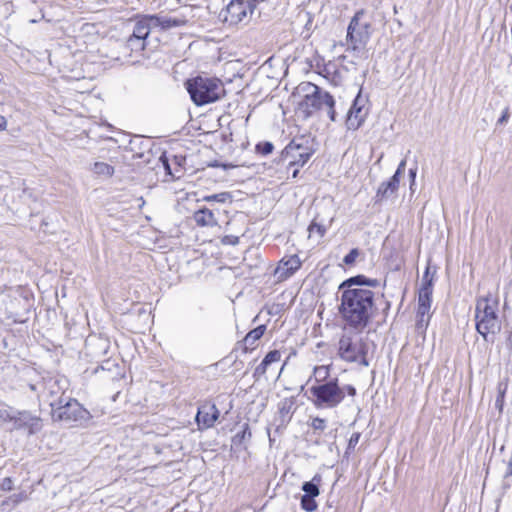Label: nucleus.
I'll use <instances>...</instances> for the list:
<instances>
[{
  "mask_svg": "<svg viewBox=\"0 0 512 512\" xmlns=\"http://www.w3.org/2000/svg\"><path fill=\"white\" fill-rule=\"evenodd\" d=\"M379 285L376 279L357 275L343 281L339 286V306L343 320L355 329H363L374 313V292L371 288Z\"/></svg>",
  "mask_w": 512,
  "mask_h": 512,
  "instance_id": "f257e3e1",
  "label": "nucleus"
},
{
  "mask_svg": "<svg viewBox=\"0 0 512 512\" xmlns=\"http://www.w3.org/2000/svg\"><path fill=\"white\" fill-rule=\"evenodd\" d=\"M297 113L307 118L317 110H325L332 121H335L333 97L311 82L300 83L293 95Z\"/></svg>",
  "mask_w": 512,
  "mask_h": 512,
  "instance_id": "f03ea898",
  "label": "nucleus"
},
{
  "mask_svg": "<svg viewBox=\"0 0 512 512\" xmlns=\"http://www.w3.org/2000/svg\"><path fill=\"white\" fill-rule=\"evenodd\" d=\"M498 299L491 294L481 297L476 303V329L485 338L490 333L500 329L497 315Z\"/></svg>",
  "mask_w": 512,
  "mask_h": 512,
  "instance_id": "7ed1b4c3",
  "label": "nucleus"
},
{
  "mask_svg": "<svg viewBox=\"0 0 512 512\" xmlns=\"http://www.w3.org/2000/svg\"><path fill=\"white\" fill-rule=\"evenodd\" d=\"M186 87L191 99L198 106L218 100L223 93L220 81L204 77L188 80Z\"/></svg>",
  "mask_w": 512,
  "mask_h": 512,
  "instance_id": "20e7f679",
  "label": "nucleus"
},
{
  "mask_svg": "<svg viewBox=\"0 0 512 512\" xmlns=\"http://www.w3.org/2000/svg\"><path fill=\"white\" fill-rule=\"evenodd\" d=\"M367 351V344L357 333H345L339 340L338 355L344 361L367 366Z\"/></svg>",
  "mask_w": 512,
  "mask_h": 512,
  "instance_id": "39448f33",
  "label": "nucleus"
},
{
  "mask_svg": "<svg viewBox=\"0 0 512 512\" xmlns=\"http://www.w3.org/2000/svg\"><path fill=\"white\" fill-rule=\"evenodd\" d=\"M53 408V417L67 422H86L92 416L78 401L69 399L64 401L62 396L57 401L50 402Z\"/></svg>",
  "mask_w": 512,
  "mask_h": 512,
  "instance_id": "423d86ee",
  "label": "nucleus"
},
{
  "mask_svg": "<svg viewBox=\"0 0 512 512\" xmlns=\"http://www.w3.org/2000/svg\"><path fill=\"white\" fill-rule=\"evenodd\" d=\"M364 13L357 12L351 19L347 30L349 48L355 52H363L371 36V24L363 20Z\"/></svg>",
  "mask_w": 512,
  "mask_h": 512,
  "instance_id": "0eeeda50",
  "label": "nucleus"
},
{
  "mask_svg": "<svg viewBox=\"0 0 512 512\" xmlns=\"http://www.w3.org/2000/svg\"><path fill=\"white\" fill-rule=\"evenodd\" d=\"M310 393L313 403L320 408L335 407L344 399V390L338 386L337 379L313 385Z\"/></svg>",
  "mask_w": 512,
  "mask_h": 512,
  "instance_id": "6e6552de",
  "label": "nucleus"
},
{
  "mask_svg": "<svg viewBox=\"0 0 512 512\" xmlns=\"http://www.w3.org/2000/svg\"><path fill=\"white\" fill-rule=\"evenodd\" d=\"M432 282L433 275L430 274V268L427 267L418 292L417 327L420 330H425L429 323L433 291Z\"/></svg>",
  "mask_w": 512,
  "mask_h": 512,
  "instance_id": "1a4fd4ad",
  "label": "nucleus"
},
{
  "mask_svg": "<svg viewBox=\"0 0 512 512\" xmlns=\"http://www.w3.org/2000/svg\"><path fill=\"white\" fill-rule=\"evenodd\" d=\"M255 5L250 1L232 0L222 11L221 17L228 26H237L249 22Z\"/></svg>",
  "mask_w": 512,
  "mask_h": 512,
  "instance_id": "9d476101",
  "label": "nucleus"
},
{
  "mask_svg": "<svg viewBox=\"0 0 512 512\" xmlns=\"http://www.w3.org/2000/svg\"><path fill=\"white\" fill-rule=\"evenodd\" d=\"M192 12L193 8L185 7L180 15H154L150 16V20L153 22L154 28L160 27L161 29H170L173 27L183 26L188 23L189 19L194 17Z\"/></svg>",
  "mask_w": 512,
  "mask_h": 512,
  "instance_id": "9b49d317",
  "label": "nucleus"
},
{
  "mask_svg": "<svg viewBox=\"0 0 512 512\" xmlns=\"http://www.w3.org/2000/svg\"><path fill=\"white\" fill-rule=\"evenodd\" d=\"M321 481V475L316 474L311 481L303 483L302 491L304 495L301 498V507L303 510L313 512L317 509L315 498L320 494L319 485Z\"/></svg>",
  "mask_w": 512,
  "mask_h": 512,
  "instance_id": "f8f14e48",
  "label": "nucleus"
},
{
  "mask_svg": "<svg viewBox=\"0 0 512 512\" xmlns=\"http://www.w3.org/2000/svg\"><path fill=\"white\" fill-rule=\"evenodd\" d=\"M152 28H154V25L150 16L137 20L132 35L128 39L129 46L132 49H144V40L148 37Z\"/></svg>",
  "mask_w": 512,
  "mask_h": 512,
  "instance_id": "ddd939ff",
  "label": "nucleus"
},
{
  "mask_svg": "<svg viewBox=\"0 0 512 512\" xmlns=\"http://www.w3.org/2000/svg\"><path fill=\"white\" fill-rule=\"evenodd\" d=\"M368 114L366 99L358 95L348 111L346 125L350 130H357L365 121Z\"/></svg>",
  "mask_w": 512,
  "mask_h": 512,
  "instance_id": "4468645a",
  "label": "nucleus"
},
{
  "mask_svg": "<svg viewBox=\"0 0 512 512\" xmlns=\"http://www.w3.org/2000/svg\"><path fill=\"white\" fill-rule=\"evenodd\" d=\"M313 151L310 147L291 142L285 148V157L290 159V164L303 166L311 157Z\"/></svg>",
  "mask_w": 512,
  "mask_h": 512,
  "instance_id": "2eb2a0df",
  "label": "nucleus"
},
{
  "mask_svg": "<svg viewBox=\"0 0 512 512\" xmlns=\"http://www.w3.org/2000/svg\"><path fill=\"white\" fill-rule=\"evenodd\" d=\"M301 265L302 262L297 255L287 256L280 260L274 274L278 280L284 281L291 277Z\"/></svg>",
  "mask_w": 512,
  "mask_h": 512,
  "instance_id": "dca6fc26",
  "label": "nucleus"
},
{
  "mask_svg": "<svg viewBox=\"0 0 512 512\" xmlns=\"http://www.w3.org/2000/svg\"><path fill=\"white\" fill-rule=\"evenodd\" d=\"M0 420L2 421H14L16 428L23 426H29L31 429H39V418L33 417L27 412H19L17 415H11L6 410H0ZM33 432V430H31Z\"/></svg>",
  "mask_w": 512,
  "mask_h": 512,
  "instance_id": "f3484780",
  "label": "nucleus"
},
{
  "mask_svg": "<svg viewBox=\"0 0 512 512\" xmlns=\"http://www.w3.org/2000/svg\"><path fill=\"white\" fill-rule=\"evenodd\" d=\"M219 416V410L214 404L202 405L196 415L199 427L207 429L214 425Z\"/></svg>",
  "mask_w": 512,
  "mask_h": 512,
  "instance_id": "a211bd4d",
  "label": "nucleus"
},
{
  "mask_svg": "<svg viewBox=\"0 0 512 512\" xmlns=\"http://www.w3.org/2000/svg\"><path fill=\"white\" fill-rule=\"evenodd\" d=\"M91 172L97 177L101 179H109L114 175L115 169L112 165L102 162L96 161L91 165Z\"/></svg>",
  "mask_w": 512,
  "mask_h": 512,
  "instance_id": "6ab92c4d",
  "label": "nucleus"
},
{
  "mask_svg": "<svg viewBox=\"0 0 512 512\" xmlns=\"http://www.w3.org/2000/svg\"><path fill=\"white\" fill-rule=\"evenodd\" d=\"M193 218L197 225L203 227L216 226L218 224L213 212L206 208L196 211Z\"/></svg>",
  "mask_w": 512,
  "mask_h": 512,
  "instance_id": "aec40b11",
  "label": "nucleus"
},
{
  "mask_svg": "<svg viewBox=\"0 0 512 512\" xmlns=\"http://www.w3.org/2000/svg\"><path fill=\"white\" fill-rule=\"evenodd\" d=\"M399 182H400L399 177H397V175H393L389 181L383 182L379 186L377 195L381 196L382 198L389 197L398 189Z\"/></svg>",
  "mask_w": 512,
  "mask_h": 512,
  "instance_id": "412c9836",
  "label": "nucleus"
},
{
  "mask_svg": "<svg viewBox=\"0 0 512 512\" xmlns=\"http://www.w3.org/2000/svg\"><path fill=\"white\" fill-rule=\"evenodd\" d=\"M281 359V353L278 350L270 351L261 364L256 368V373L258 374H265L268 366L272 363H277Z\"/></svg>",
  "mask_w": 512,
  "mask_h": 512,
  "instance_id": "4be33fe9",
  "label": "nucleus"
},
{
  "mask_svg": "<svg viewBox=\"0 0 512 512\" xmlns=\"http://www.w3.org/2000/svg\"><path fill=\"white\" fill-rule=\"evenodd\" d=\"M330 375V366L329 365H320L314 367L313 377L315 381L319 384L326 381Z\"/></svg>",
  "mask_w": 512,
  "mask_h": 512,
  "instance_id": "5701e85b",
  "label": "nucleus"
},
{
  "mask_svg": "<svg viewBox=\"0 0 512 512\" xmlns=\"http://www.w3.org/2000/svg\"><path fill=\"white\" fill-rule=\"evenodd\" d=\"M265 332V326L261 325L257 328L250 331L245 337V343L248 345H253L257 340H259Z\"/></svg>",
  "mask_w": 512,
  "mask_h": 512,
  "instance_id": "b1692460",
  "label": "nucleus"
},
{
  "mask_svg": "<svg viewBox=\"0 0 512 512\" xmlns=\"http://www.w3.org/2000/svg\"><path fill=\"white\" fill-rule=\"evenodd\" d=\"M229 199H230V194L227 192H222L219 194H212V195L205 196L203 198V200L206 202H220V203H224Z\"/></svg>",
  "mask_w": 512,
  "mask_h": 512,
  "instance_id": "393cba45",
  "label": "nucleus"
},
{
  "mask_svg": "<svg viewBox=\"0 0 512 512\" xmlns=\"http://www.w3.org/2000/svg\"><path fill=\"white\" fill-rule=\"evenodd\" d=\"M308 231H309V235L311 236L313 233H317L319 237H323L324 234H325V228L320 225V224H317L315 222H312L308 228Z\"/></svg>",
  "mask_w": 512,
  "mask_h": 512,
  "instance_id": "a878e982",
  "label": "nucleus"
},
{
  "mask_svg": "<svg viewBox=\"0 0 512 512\" xmlns=\"http://www.w3.org/2000/svg\"><path fill=\"white\" fill-rule=\"evenodd\" d=\"M359 256V250L358 249H352L343 259V262L346 265H352L355 263L356 259Z\"/></svg>",
  "mask_w": 512,
  "mask_h": 512,
  "instance_id": "bb28decb",
  "label": "nucleus"
},
{
  "mask_svg": "<svg viewBox=\"0 0 512 512\" xmlns=\"http://www.w3.org/2000/svg\"><path fill=\"white\" fill-rule=\"evenodd\" d=\"M359 440H360V433H357V432L353 433L348 442L347 452L349 450H353L356 447V445L358 444Z\"/></svg>",
  "mask_w": 512,
  "mask_h": 512,
  "instance_id": "cd10ccee",
  "label": "nucleus"
},
{
  "mask_svg": "<svg viewBox=\"0 0 512 512\" xmlns=\"http://www.w3.org/2000/svg\"><path fill=\"white\" fill-rule=\"evenodd\" d=\"M257 149L264 155L270 154L273 150V145L269 142L259 144Z\"/></svg>",
  "mask_w": 512,
  "mask_h": 512,
  "instance_id": "c85d7f7f",
  "label": "nucleus"
},
{
  "mask_svg": "<svg viewBox=\"0 0 512 512\" xmlns=\"http://www.w3.org/2000/svg\"><path fill=\"white\" fill-rule=\"evenodd\" d=\"M12 487H13V481H12V479H11V478L7 477V478H4V479L2 480L1 488H2L3 490L9 491V490H11V489H12Z\"/></svg>",
  "mask_w": 512,
  "mask_h": 512,
  "instance_id": "c756f323",
  "label": "nucleus"
},
{
  "mask_svg": "<svg viewBox=\"0 0 512 512\" xmlns=\"http://www.w3.org/2000/svg\"><path fill=\"white\" fill-rule=\"evenodd\" d=\"M507 388H508L507 383H504V382L499 383L498 387H497V392H498L497 396L505 398V394H506Z\"/></svg>",
  "mask_w": 512,
  "mask_h": 512,
  "instance_id": "7c9ffc66",
  "label": "nucleus"
},
{
  "mask_svg": "<svg viewBox=\"0 0 512 512\" xmlns=\"http://www.w3.org/2000/svg\"><path fill=\"white\" fill-rule=\"evenodd\" d=\"M312 426L315 429H324L325 428V421L320 418H315L312 422Z\"/></svg>",
  "mask_w": 512,
  "mask_h": 512,
  "instance_id": "2f4dec72",
  "label": "nucleus"
},
{
  "mask_svg": "<svg viewBox=\"0 0 512 512\" xmlns=\"http://www.w3.org/2000/svg\"><path fill=\"white\" fill-rule=\"evenodd\" d=\"M495 406L496 408L498 409V411L501 413L503 411V408H504V397H496V400H495Z\"/></svg>",
  "mask_w": 512,
  "mask_h": 512,
  "instance_id": "473e14b6",
  "label": "nucleus"
},
{
  "mask_svg": "<svg viewBox=\"0 0 512 512\" xmlns=\"http://www.w3.org/2000/svg\"><path fill=\"white\" fill-rule=\"evenodd\" d=\"M405 165H406V161H405V160H402V161L400 162V164L398 165V168H397V170H396V172H395V174H394V175H397V177H399V178H400V176L404 173Z\"/></svg>",
  "mask_w": 512,
  "mask_h": 512,
  "instance_id": "72a5a7b5",
  "label": "nucleus"
},
{
  "mask_svg": "<svg viewBox=\"0 0 512 512\" xmlns=\"http://www.w3.org/2000/svg\"><path fill=\"white\" fill-rule=\"evenodd\" d=\"M508 119H509V112H508V109H505L503 111L502 116L498 119V124H504L508 121Z\"/></svg>",
  "mask_w": 512,
  "mask_h": 512,
  "instance_id": "f704fd0d",
  "label": "nucleus"
},
{
  "mask_svg": "<svg viewBox=\"0 0 512 512\" xmlns=\"http://www.w3.org/2000/svg\"><path fill=\"white\" fill-rule=\"evenodd\" d=\"M59 382L60 381H58V380H55V381L51 382L50 387H49L51 395H56L58 393V391H56V389H54V387L60 388L59 387Z\"/></svg>",
  "mask_w": 512,
  "mask_h": 512,
  "instance_id": "c9c22d12",
  "label": "nucleus"
},
{
  "mask_svg": "<svg viewBox=\"0 0 512 512\" xmlns=\"http://www.w3.org/2000/svg\"><path fill=\"white\" fill-rule=\"evenodd\" d=\"M409 176H410V181H411L410 188L412 189V187H413V186H414V184H415V179H416V169H410V171H409Z\"/></svg>",
  "mask_w": 512,
  "mask_h": 512,
  "instance_id": "e433bc0d",
  "label": "nucleus"
},
{
  "mask_svg": "<svg viewBox=\"0 0 512 512\" xmlns=\"http://www.w3.org/2000/svg\"><path fill=\"white\" fill-rule=\"evenodd\" d=\"M7 127V120L4 116L0 115V130H5Z\"/></svg>",
  "mask_w": 512,
  "mask_h": 512,
  "instance_id": "4c0bfd02",
  "label": "nucleus"
},
{
  "mask_svg": "<svg viewBox=\"0 0 512 512\" xmlns=\"http://www.w3.org/2000/svg\"><path fill=\"white\" fill-rule=\"evenodd\" d=\"M345 391H347V393L351 396H354L356 391H355V388L352 387V386H346L345 388H342Z\"/></svg>",
  "mask_w": 512,
  "mask_h": 512,
  "instance_id": "58836bf2",
  "label": "nucleus"
},
{
  "mask_svg": "<svg viewBox=\"0 0 512 512\" xmlns=\"http://www.w3.org/2000/svg\"><path fill=\"white\" fill-rule=\"evenodd\" d=\"M163 165L165 166V169L167 170L168 174L174 176V174L170 171L169 164L166 160H163Z\"/></svg>",
  "mask_w": 512,
  "mask_h": 512,
  "instance_id": "ea45409f",
  "label": "nucleus"
},
{
  "mask_svg": "<svg viewBox=\"0 0 512 512\" xmlns=\"http://www.w3.org/2000/svg\"><path fill=\"white\" fill-rule=\"evenodd\" d=\"M508 340H509V342L511 344V347H512V335L509 336Z\"/></svg>",
  "mask_w": 512,
  "mask_h": 512,
  "instance_id": "a19ab883",
  "label": "nucleus"
},
{
  "mask_svg": "<svg viewBox=\"0 0 512 512\" xmlns=\"http://www.w3.org/2000/svg\"><path fill=\"white\" fill-rule=\"evenodd\" d=\"M23 499L22 495H19V498L16 501H21Z\"/></svg>",
  "mask_w": 512,
  "mask_h": 512,
  "instance_id": "79ce46f5",
  "label": "nucleus"
}]
</instances>
